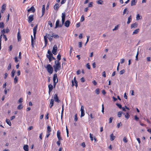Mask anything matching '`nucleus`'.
Here are the masks:
<instances>
[{"label": "nucleus", "instance_id": "1", "mask_svg": "<svg viewBox=\"0 0 151 151\" xmlns=\"http://www.w3.org/2000/svg\"><path fill=\"white\" fill-rule=\"evenodd\" d=\"M55 65H53L54 71L57 73L58 70H60L61 69L60 63L58 61L55 60Z\"/></svg>", "mask_w": 151, "mask_h": 151}, {"label": "nucleus", "instance_id": "2", "mask_svg": "<svg viewBox=\"0 0 151 151\" xmlns=\"http://www.w3.org/2000/svg\"><path fill=\"white\" fill-rule=\"evenodd\" d=\"M46 68L47 70L49 73L51 74L53 72V69L51 65L49 64L47 65L46 67H45Z\"/></svg>", "mask_w": 151, "mask_h": 151}, {"label": "nucleus", "instance_id": "3", "mask_svg": "<svg viewBox=\"0 0 151 151\" xmlns=\"http://www.w3.org/2000/svg\"><path fill=\"white\" fill-rule=\"evenodd\" d=\"M65 12H63L62 13V24H60V27H62L64 23L65 20Z\"/></svg>", "mask_w": 151, "mask_h": 151}, {"label": "nucleus", "instance_id": "4", "mask_svg": "<svg viewBox=\"0 0 151 151\" xmlns=\"http://www.w3.org/2000/svg\"><path fill=\"white\" fill-rule=\"evenodd\" d=\"M5 29H4L2 30L1 31V35L0 36V50H1V38L2 36H3V35H4V34L5 33Z\"/></svg>", "mask_w": 151, "mask_h": 151}, {"label": "nucleus", "instance_id": "5", "mask_svg": "<svg viewBox=\"0 0 151 151\" xmlns=\"http://www.w3.org/2000/svg\"><path fill=\"white\" fill-rule=\"evenodd\" d=\"M84 107L83 106H81V114L80 117L81 118L83 116L85 115V113L84 111Z\"/></svg>", "mask_w": 151, "mask_h": 151}, {"label": "nucleus", "instance_id": "6", "mask_svg": "<svg viewBox=\"0 0 151 151\" xmlns=\"http://www.w3.org/2000/svg\"><path fill=\"white\" fill-rule=\"evenodd\" d=\"M37 25L35 26L33 29L34 38V39H35L36 35V34L37 30Z\"/></svg>", "mask_w": 151, "mask_h": 151}, {"label": "nucleus", "instance_id": "7", "mask_svg": "<svg viewBox=\"0 0 151 151\" xmlns=\"http://www.w3.org/2000/svg\"><path fill=\"white\" fill-rule=\"evenodd\" d=\"M54 99L55 101L59 103L60 102V101L59 99L58 95L57 94H55L54 95Z\"/></svg>", "mask_w": 151, "mask_h": 151}, {"label": "nucleus", "instance_id": "8", "mask_svg": "<svg viewBox=\"0 0 151 151\" xmlns=\"http://www.w3.org/2000/svg\"><path fill=\"white\" fill-rule=\"evenodd\" d=\"M28 22L29 23H30L33 20V15H30L28 18Z\"/></svg>", "mask_w": 151, "mask_h": 151}, {"label": "nucleus", "instance_id": "9", "mask_svg": "<svg viewBox=\"0 0 151 151\" xmlns=\"http://www.w3.org/2000/svg\"><path fill=\"white\" fill-rule=\"evenodd\" d=\"M57 136L59 140H62V138L60 136V132L59 130H58L57 132Z\"/></svg>", "mask_w": 151, "mask_h": 151}, {"label": "nucleus", "instance_id": "10", "mask_svg": "<svg viewBox=\"0 0 151 151\" xmlns=\"http://www.w3.org/2000/svg\"><path fill=\"white\" fill-rule=\"evenodd\" d=\"M46 35L47 36V37L48 38L49 41L50 42L52 41V40L53 37L52 36V35H51L50 34H46Z\"/></svg>", "mask_w": 151, "mask_h": 151}, {"label": "nucleus", "instance_id": "11", "mask_svg": "<svg viewBox=\"0 0 151 151\" xmlns=\"http://www.w3.org/2000/svg\"><path fill=\"white\" fill-rule=\"evenodd\" d=\"M17 38L18 41H21V36L20 34V32L19 31H19L17 34Z\"/></svg>", "mask_w": 151, "mask_h": 151}, {"label": "nucleus", "instance_id": "12", "mask_svg": "<svg viewBox=\"0 0 151 151\" xmlns=\"http://www.w3.org/2000/svg\"><path fill=\"white\" fill-rule=\"evenodd\" d=\"M48 88L49 90V93L50 94L51 91L53 89V86L51 84H50L48 85Z\"/></svg>", "mask_w": 151, "mask_h": 151}, {"label": "nucleus", "instance_id": "13", "mask_svg": "<svg viewBox=\"0 0 151 151\" xmlns=\"http://www.w3.org/2000/svg\"><path fill=\"white\" fill-rule=\"evenodd\" d=\"M60 23V20L59 19H58L57 20L56 24H55V28H57L59 27H60V24H59Z\"/></svg>", "mask_w": 151, "mask_h": 151}, {"label": "nucleus", "instance_id": "14", "mask_svg": "<svg viewBox=\"0 0 151 151\" xmlns=\"http://www.w3.org/2000/svg\"><path fill=\"white\" fill-rule=\"evenodd\" d=\"M70 22L69 20H67L64 23V25L67 27H68L69 26Z\"/></svg>", "mask_w": 151, "mask_h": 151}, {"label": "nucleus", "instance_id": "15", "mask_svg": "<svg viewBox=\"0 0 151 151\" xmlns=\"http://www.w3.org/2000/svg\"><path fill=\"white\" fill-rule=\"evenodd\" d=\"M35 11V9L34 7L32 6L30 9H28L27 10L28 12L32 11V12H34Z\"/></svg>", "mask_w": 151, "mask_h": 151}, {"label": "nucleus", "instance_id": "16", "mask_svg": "<svg viewBox=\"0 0 151 151\" xmlns=\"http://www.w3.org/2000/svg\"><path fill=\"white\" fill-rule=\"evenodd\" d=\"M78 82L76 80V77H75L73 79V80L72 81V86H73L75 85L74 83H77Z\"/></svg>", "mask_w": 151, "mask_h": 151}, {"label": "nucleus", "instance_id": "17", "mask_svg": "<svg viewBox=\"0 0 151 151\" xmlns=\"http://www.w3.org/2000/svg\"><path fill=\"white\" fill-rule=\"evenodd\" d=\"M57 79H58L57 76V74L56 73H55L53 77V82H56Z\"/></svg>", "mask_w": 151, "mask_h": 151}, {"label": "nucleus", "instance_id": "18", "mask_svg": "<svg viewBox=\"0 0 151 151\" xmlns=\"http://www.w3.org/2000/svg\"><path fill=\"white\" fill-rule=\"evenodd\" d=\"M6 7V5L5 4H4L1 7V12L2 13H3V11L5 10Z\"/></svg>", "mask_w": 151, "mask_h": 151}, {"label": "nucleus", "instance_id": "19", "mask_svg": "<svg viewBox=\"0 0 151 151\" xmlns=\"http://www.w3.org/2000/svg\"><path fill=\"white\" fill-rule=\"evenodd\" d=\"M137 26V24L136 23L132 24H131V29L132 28H136Z\"/></svg>", "mask_w": 151, "mask_h": 151}, {"label": "nucleus", "instance_id": "20", "mask_svg": "<svg viewBox=\"0 0 151 151\" xmlns=\"http://www.w3.org/2000/svg\"><path fill=\"white\" fill-rule=\"evenodd\" d=\"M54 104V100L52 99H51L50 101V104H49V107L51 108L52 106H53Z\"/></svg>", "mask_w": 151, "mask_h": 151}, {"label": "nucleus", "instance_id": "21", "mask_svg": "<svg viewBox=\"0 0 151 151\" xmlns=\"http://www.w3.org/2000/svg\"><path fill=\"white\" fill-rule=\"evenodd\" d=\"M45 5H43L42 6V16L45 14Z\"/></svg>", "mask_w": 151, "mask_h": 151}, {"label": "nucleus", "instance_id": "22", "mask_svg": "<svg viewBox=\"0 0 151 151\" xmlns=\"http://www.w3.org/2000/svg\"><path fill=\"white\" fill-rule=\"evenodd\" d=\"M137 1V0H132L131 1V6H132L135 5Z\"/></svg>", "mask_w": 151, "mask_h": 151}, {"label": "nucleus", "instance_id": "23", "mask_svg": "<svg viewBox=\"0 0 151 151\" xmlns=\"http://www.w3.org/2000/svg\"><path fill=\"white\" fill-rule=\"evenodd\" d=\"M52 36L54 38L57 39V38H58L59 37V36L57 34H55L53 33L52 32Z\"/></svg>", "mask_w": 151, "mask_h": 151}, {"label": "nucleus", "instance_id": "24", "mask_svg": "<svg viewBox=\"0 0 151 151\" xmlns=\"http://www.w3.org/2000/svg\"><path fill=\"white\" fill-rule=\"evenodd\" d=\"M23 149L25 151H28L29 150V147L27 145H25L24 146Z\"/></svg>", "mask_w": 151, "mask_h": 151}, {"label": "nucleus", "instance_id": "25", "mask_svg": "<svg viewBox=\"0 0 151 151\" xmlns=\"http://www.w3.org/2000/svg\"><path fill=\"white\" fill-rule=\"evenodd\" d=\"M132 20V16L130 15L129 17L128 18V21L127 22V23L128 24H129L130 22H131Z\"/></svg>", "mask_w": 151, "mask_h": 151}, {"label": "nucleus", "instance_id": "26", "mask_svg": "<svg viewBox=\"0 0 151 151\" xmlns=\"http://www.w3.org/2000/svg\"><path fill=\"white\" fill-rule=\"evenodd\" d=\"M59 7V4L58 3L56 4L54 6V8L55 10H57Z\"/></svg>", "mask_w": 151, "mask_h": 151}, {"label": "nucleus", "instance_id": "27", "mask_svg": "<svg viewBox=\"0 0 151 151\" xmlns=\"http://www.w3.org/2000/svg\"><path fill=\"white\" fill-rule=\"evenodd\" d=\"M44 39L45 43V46H46L47 44V37L46 36H45L44 37Z\"/></svg>", "mask_w": 151, "mask_h": 151}, {"label": "nucleus", "instance_id": "28", "mask_svg": "<svg viewBox=\"0 0 151 151\" xmlns=\"http://www.w3.org/2000/svg\"><path fill=\"white\" fill-rule=\"evenodd\" d=\"M139 31V29H137L135 30L132 33V35L136 34L138 33Z\"/></svg>", "mask_w": 151, "mask_h": 151}, {"label": "nucleus", "instance_id": "29", "mask_svg": "<svg viewBox=\"0 0 151 151\" xmlns=\"http://www.w3.org/2000/svg\"><path fill=\"white\" fill-rule=\"evenodd\" d=\"M58 48L56 45H55L53 47L52 50V52L53 51H57V50Z\"/></svg>", "mask_w": 151, "mask_h": 151}, {"label": "nucleus", "instance_id": "30", "mask_svg": "<svg viewBox=\"0 0 151 151\" xmlns=\"http://www.w3.org/2000/svg\"><path fill=\"white\" fill-rule=\"evenodd\" d=\"M110 140L111 141H113L115 138V136L113 135V134H111L110 135Z\"/></svg>", "mask_w": 151, "mask_h": 151}, {"label": "nucleus", "instance_id": "31", "mask_svg": "<svg viewBox=\"0 0 151 151\" xmlns=\"http://www.w3.org/2000/svg\"><path fill=\"white\" fill-rule=\"evenodd\" d=\"M51 131V128L49 126H48L47 127V133H50Z\"/></svg>", "mask_w": 151, "mask_h": 151}, {"label": "nucleus", "instance_id": "32", "mask_svg": "<svg viewBox=\"0 0 151 151\" xmlns=\"http://www.w3.org/2000/svg\"><path fill=\"white\" fill-rule=\"evenodd\" d=\"M31 45L32 47H34V41L32 35L31 36Z\"/></svg>", "mask_w": 151, "mask_h": 151}, {"label": "nucleus", "instance_id": "33", "mask_svg": "<svg viewBox=\"0 0 151 151\" xmlns=\"http://www.w3.org/2000/svg\"><path fill=\"white\" fill-rule=\"evenodd\" d=\"M6 122L9 126H11V123L9 119H6Z\"/></svg>", "mask_w": 151, "mask_h": 151}, {"label": "nucleus", "instance_id": "34", "mask_svg": "<svg viewBox=\"0 0 151 151\" xmlns=\"http://www.w3.org/2000/svg\"><path fill=\"white\" fill-rule=\"evenodd\" d=\"M123 114L122 111H119L117 113V116L119 117H120L122 116V114Z\"/></svg>", "mask_w": 151, "mask_h": 151}, {"label": "nucleus", "instance_id": "35", "mask_svg": "<svg viewBox=\"0 0 151 151\" xmlns=\"http://www.w3.org/2000/svg\"><path fill=\"white\" fill-rule=\"evenodd\" d=\"M97 4H102L103 3V1L102 0H98L97 1Z\"/></svg>", "mask_w": 151, "mask_h": 151}, {"label": "nucleus", "instance_id": "36", "mask_svg": "<svg viewBox=\"0 0 151 151\" xmlns=\"http://www.w3.org/2000/svg\"><path fill=\"white\" fill-rule=\"evenodd\" d=\"M23 108V106L22 105V104H20L18 106L17 108L19 110H20L22 109Z\"/></svg>", "mask_w": 151, "mask_h": 151}, {"label": "nucleus", "instance_id": "37", "mask_svg": "<svg viewBox=\"0 0 151 151\" xmlns=\"http://www.w3.org/2000/svg\"><path fill=\"white\" fill-rule=\"evenodd\" d=\"M18 78L17 76H15L14 79V82L15 83H16L18 81Z\"/></svg>", "mask_w": 151, "mask_h": 151}, {"label": "nucleus", "instance_id": "38", "mask_svg": "<svg viewBox=\"0 0 151 151\" xmlns=\"http://www.w3.org/2000/svg\"><path fill=\"white\" fill-rule=\"evenodd\" d=\"M140 16L139 15V14H138L136 16V20H138L139 19H141V18H140Z\"/></svg>", "mask_w": 151, "mask_h": 151}, {"label": "nucleus", "instance_id": "39", "mask_svg": "<svg viewBox=\"0 0 151 151\" xmlns=\"http://www.w3.org/2000/svg\"><path fill=\"white\" fill-rule=\"evenodd\" d=\"M15 71L14 70H13L12 72H11V76L12 77H14V73H15Z\"/></svg>", "mask_w": 151, "mask_h": 151}, {"label": "nucleus", "instance_id": "40", "mask_svg": "<svg viewBox=\"0 0 151 151\" xmlns=\"http://www.w3.org/2000/svg\"><path fill=\"white\" fill-rule=\"evenodd\" d=\"M4 27V23L2 22L0 23V27L1 28H3Z\"/></svg>", "mask_w": 151, "mask_h": 151}, {"label": "nucleus", "instance_id": "41", "mask_svg": "<svg viewBox=\"0 0 151 151\" xmlns=\"http://www.w3.org/2000/svg\"><path fill=\"white\" fill-rule=\"evenodd\" d=\"M61 57V56L60 54H58V55L57 56V58L58 59V60L57 61H59V60H60Z\"/></svg>", "mask_w": 151, "mask_h": 151}, {"label": "nucleus", "instance_id": "42", "mask_svg": "<svg viewBox=\"0 0 151 151\" xmlns=\"http://www.w3.org/2000/svg\"><path fill=\"white\" fill-rule=\"evenodd\" d=\"M93 2H90L88 5V7H91L93 6Z\"/></svg>", "mask_w": 151, "mask_h": 151}, {"label": "nucleus", "instance_id": "43", "mask_svg": "<svg viewBox=\"0 0 151 151\" xmlns=\"http://www.w3.org/2000/svg\"><path fill=\"white\" fill-rule=\"evenodd\" d=\"M113 119V117H110L109 119V123H111L112 122V120Z\"/></svg>", "mask_w": 151, "mask_h": 151}, {"label": "nucleus", "instance_id": "44", "mask_svg": "<svg viewBox=\"0 0 151 151\" xmlns=\"http://www.w3.org/2000/svg\"><path fill=\"white\" fill-rule=\"evenodd\" d=\"M123 141L125 143H127V138L126 137H124L123 139Z\"/></svg>", "mask_w": 151, "mask_h": 151}, {"label": "nucleus", "instance_id": "45", "mask_svg": "<svg viewBox=\"0 0 151 151\" xmlns=\"http://www.w3.org/2000/svg\"><path fill=\"white\" fill-rule=\"evenodd\" d=\"M127 8H126L125 9H124L123 12V14L124 15L125 14H126L127 13Z\"/></svg>", "mask_w": 151, "mask_h": 151}, {"label": "nucleus", "instance_id": "46", "mask_svg": "<svg viewBox=\"0 0 151 151\" xmlns=\"http://www.w3.org/2000/svg\"><path fill=\"white\" fill-rule=\"evenodd\" d=\"M129 114L128 113H127L125 115V117L127 119H128L129 118Z\"/></svg>", "mask_w": 151, "mask_h": 151}, {"label": "nucleus", "instance_id": "47", "mask_svg": "<svg viewBox=\"0 0 151 151\" xmlns=\"http://www.w3.org/2000/svg\"><path fill=\"white\" fill-rule=\"evenodd\" d=\"M53 56L52 54L51 53H50V54L49 55H47V58H51Z\"/></svg>", "mask_w": 151, "mask_h": 151}, {"label": "nucleus", "instance_id": "48", "mask_svg": "<svg viewBox=\"0 0 151 151\" xmlns=\"http://www.w3.org/2000/svg\"><path fill=\"white\" fill-rule=\"evenodd\" d=\"M84 20L85 19L84 18V17L83 15H82L81 17V22H83Z\"/></svg>", "mask_w": 151, "mask_h": 151}, {"label": "nucleus", "instance_id": "49", "mask_svg": "<svg viewBox=\"0 0 151 151\" xmlns=\"http://www.w3.org/2000/svg\"><path fill=\"white\" fill-rule=\"evenodd\" d=\"M116 105L120 109H122V105L121 104L116 103Z\"/></svg>", "mask_w": 151, "mask_h": 151}, {"label": "nucleus", "instance_id": "50", "mask_svg": "<svg viewBox=\"0 0 151 151\" xmlns=\"http://www.w3.org/2000/svg\"><path fill=\"white\" fill-rule=\"evenodd\" d=\"M90 138L91 140V141H93V134L91 133H90Z\"/></svg>", "mask_w": 151, "mask_h": 151}, {"label": "nucleus", "instance_id": "51", "mask_svg": "<svg viewBox=\"0 0 151 151\" xmlns=\"http://www.w3.org/2000/svg\"><path fill=\"white\" fill-rule=\"evenodd\" d=\"M102 112L103 113V114H104V106L103 104L102 105Z\"/></svg>", "mask_w": 151, "mask_h": 151}, {"label": "nucleus", "instance_id": "52", "mask_svg": "<svg viewBox=\"0 0 151 151\" xmlns=\"http://www.w3.org/2000/svg\"><path fill=\"white\" fill-rule=\"evenodd\" d=\"M125 72V71L124 70H122L120 71L119 73L120 74H123Z\"/></svg>", "mask_w": 151, "mask_h": 151}, {"label": "nucleus", "instance_id": "53", "mask_svg": "<svg viewBox=\"0 0 151 151\" xmlns=\"http://www.w3.org/2000/svg\"><path fill=\"white\" fill-rule=\"evenodd\" d=\"M118 25L115 26L114 28L112 29V30L113 31H114L115 30H117L118 28Z\"/></svg>", "mask_w": 151, "mask_h": 151}, {"label": "nucleus", "instance_id": "54", "mask_svg": "<svg viewBox=\"0 0 151 151\" xmlns=\"http://www.w3.org/2000/svg\"><path fill=\"white\" fill-rule=\"evenodd\" d=\"M122 125V124H121V122H119V123H118L117 124V127L118 128H119L120 126H121Z\"/></svg>", "mask_w": 151, "mask_h": 151}, {"label": "nucleus", "instance_id": "55", "mask_svg": "<svg viewBox=\"0 0 151 151\" xmlns=\"http://www.w3.org/2000/svg\"><path fill=\"white\" fill-rule=\"evenodd\" d=\"M11 64L10 63L9 64V65L8 66L7 69L8 70H9L10 69H11Z\"/></svg>", "mask_w": 151, "mask_h": 151}, {"label": "nucleus", "instance_id": "56", "mask_svg": "<svg viewBox=\"0 0 151 151\" xmlns=\"http://www.w3.org/2000/svg\"><path fill=\"white\" fill-rule=\"evenodd\" d=\"M74 120L75 121H76L78 120L77 114H76L75 116Z\"/></svg>", "mask_w": 151, "mask_h": 151}, {"label": "nucleus", "instance_id": "57", "mask_svg": "<svg viewBox=\"0 0 151 151\" xmlns=\"http://www.w3.org/2000/svg\"><path fill=\"white\" fill-rule=\"evenodd\" d=\"M96 93L97 94H98L99 93V90L98 88L95 91Z\"/></svg>", "mask_w": 151, "mask_h": 151}, {"label": "nucleus", "instance_id": "58", "mask_svg": "<svg viewBox=\"0 0 151 151\" xmlns=\"http://www.w3.org/2000/svg\"><path fill=\"white\" fill-rule=\"evenodd\" d=\"M79 45H78V47H82V42H79L78 43Z\"/></svg>", "mask_w": 151, "mask_h": 151}, {"label": "nucleus", "instance_id": "59", "mask_svg": "<svg viewBox=\"0 0 151 151\" xmlns=\"http://www.w3.org/2000/svg\"><path fill=\"white\" fill-rule=\"evenodd\" d=\"M86 67L89 69H90L91 68L90 66L89 63H87L86 64Z\"/></svg>", "mask_w": 151, "mask_h": 151}, {"label": "nucleus", "instance_id": "60", "mask_svg": "<svg viewBox=\"0 0 151 151\" xmlns=\"http://www.w3.org/2000/svg\"><path fill=\"white\" fill-rule=\"evenodd\" d=\"M147 60L148 62H150L151 61V58L149 57L147 58Z\"/></svg>", "mask_w": 151, "mask_h": 151}, {"label": "nucleus", "instance_id": "61", "mask_svg": "<svg viewBox=\"0 0 151 151\" xmlns=\"http://www.w3.org/2000/svg\"><path fill=\"white\" fill-rule=\"evenodd\" d=\"M14 59L15 60V62L16 63H17L18 61V60L17 59V57L16 56L14 58Z\"/></svg>", "mask_w": 151, "mask_h": 151}, {"label": "nucleus", "instance_id": "62", "mask_svg": "<svg viewBox=\"0 0 151 151\" xmlns=\"http://www.w3.org/2000/svg\"><path fill=\"white\" fill-rule=\"evenodd\" d=\"M56 143L57 144V145H58V146H60V140H58V141L57 142H56Z\"/></svg>", "mask_w": 151, "mask_h": 151}, {"label": "nucleus", "instance_id": "63", "mask_svg": "<svg viewBox=\"0 0 151 151\" xmlns=\"http://www.w3.org/2000/svg\"><path fill=\"white\" fill-rule=\"evenodd\" d=\"M134 119L136 121H138L139 119V118L137 117L136 115L134 116Z\"/></svg>", "mask_w": 151, "mask_h": 151}, {"label": "nucleus", "instance_id": "64", "mask_svg": "<svg viewBox=\"0 0 151 151\" xmlns=\"http://www.w3.org/2000/svg\"><path fill=\"white\" fill-rule=\"evenodd\" d=\"M66 0H62L61 2V4H64L66 2Z\"/></svg>", "mask_w": 151, "mask_h": 151}]
</instances>
